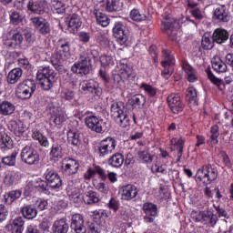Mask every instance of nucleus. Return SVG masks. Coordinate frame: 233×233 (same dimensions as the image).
I'll return each mask as SVG.
<instances>
[{
	"label": "nucleus",
	"instance_id": "obj_1",
	"mask_svg": "<svg viewBox=\"0 0 233 233\" xmlns=\"http://www.w3.org/2000/svg\"><path fill=\"white\" fill-rule=\"evenodd\" d=\"M70 58V44L65 38H61L56 42V48L51 56V63L54 66H57L65 63Z\"/></svg>",
	"mask_w": 233,
	"mask_h": 233
},
{
	"label": "nucleus",
	"instance_id": "obj_2",
	"mask_svg": "<svg viewBox=\"0 0 233 233\" xmlns=\"http://www.w3.org/2000/svg\"><path fill=\"white\" fill-rule=\"evenodd\" d=\"M86 115L85 124L89 130H92V132H96V134L106 132V122H105L103 118L98 117L96 114L90 111H87Z\"/></svg>",
	"mask_w": 233,
	"mask_h": 233
},
{
	"label": "nucleus",
	"instance_id": "obj_3",
	"mask_svg": "<svg viewBox=\"0 0 233 233\" xmlns=\"http://www.w3.org/2000/svg\"><path fill=\"white\" fill-rule=\"evenodd\" d=\"M162 30L166 32L171 41L181 45V31H179V23L174 18H168L162 21Z\"/></svg>",
	"mask_w": 233,
	"mask_h": 233
},
{
	"label": "nucleus",
	"instance_id": "obj_4",
	"mask_svg": "<svg viewBox=\"0 0 233 233\" xmlns=\"http://www.w3.org/2000/svg\"><path fill=\"white\" fill-rule=\"evenodd\" d=\"M35 81L34 79H25L20 82L15 88V95L18 99H30L35 92Z\"/></svg>",
	"mask_w": 233,
	"mask_h": 233
},
{
	"label": "nucleus",
	"instance_id": "obj_5",
	"mask_svg": "<svg viewBox=\"0 0 233 233\" xmlns=\"http://www.w3.org/2000/svg\"><path fill=\"white\" fill-rule=\"evenodd\" d=\"M191 218L193 221L208 225V227H216V223H218V216L210 210H193Z\"/></svg>",
	"mask_w": 233,
	"mask_h": 233
},
{
	"label": "nucleus",
	"instance_id": "obj_6",
	"mask_svg": "<svg viewBox=\"0 0 233 233\" xmlns=\"http://www.w3.org/2000/svg\"><path fill=\"white\" fill-rule=\"evenodd\" d=\"M111 116L122 128H127L130 123V118H128V115L125 111V106L117 102H114L111 105Z\"/></svg>",
	"mask_w": 233,
	"mask_h": 233
},
{
	"label": "nucleus",
	"instance_id": "obj_7",
	"mask_svg": "<svg viewBox=\"0 0 233 233\" xmlns=\"http://www.w3.org/2000/svg\"><path fill=\"white\" fill-rule=\"evenodd\" d=\"M162 61L161 65L164 68L162 71V76L165 79H168L172 74H174V65L176 63V58L170 50L164 49L162 51Z\"/></svg>",
	"mask_w": 233,
	"mask_h": 233
},
{
	"label": "nucleus",
	"instance_id": "obj_8",
	"mask_svg": "<svg viewBox=\"0 0 233 233\" xmlns=\"http://www.w3.org/2000/svg\"><path fill=\"white\" fill-rule=\"evenodd\" d=\"M196 177H198L199 181L210 184L212 181L218 179V169L212 167V165H204L197 170Z\"/></svg>",
	"mask_w": 233,
	"mask_h": 233
},
{
	"label": "nucleus",
	"instance_id": "obj_9",
	"mask_svg": "<svg viewBox=\"0 0 233 233\" xmlns=\"http://www.w3.org/2000/svg\"><path fill=\"white\" fill-rule=\"evenodd\" d=\"M20 157L25 165H37L39 163V153L32 146H25L20 154Z\"/></svg>",
	"mask_w": 233,
	"mask_h": 233
},
{
	"label": "nucleus",
	"instance_id": "obj_10",
	"mask_svg": "<svg viewBox=\"0 0 233 233\" xmlns=\"http://www.w3.org/2000/svg\"><path fill=\"white\" fill-rule=\"evenodd\" d=\"M117 147V141L112 137H107L101 140L98 144V154L100 157H105L109 154H112Z\"/></svg>",
	"mask_w": 233,
	"mask_h": 233
},
{
	"label": "nucleus",
	"instance_id": "obj_11",
	"mask_svg": "<svg viewBox=\"0 0 233 233\" xmlns=\"http://www.w3.org/2000/svg\"><path fill=\"white\" fill-rule=\"evenodd\" d=\"M45 177L49 188H52V190H56V192L61 190L63 187V180H61V177L57 172H55L54 169L47 168L45 172Z\"/></svg>",
	"mask_w": 233,
	"mask_h": 233
},
{
	"label": "nucleus",
	"instance_id": "obj_12",
	"mask_svg": "<svg viewBox=\"0 0 233 233\" xmlns=\"http://www.w3.org/2000/svg\"><path fill=\"white\" fill-rule=\"evenodd\" d=\"M79 91L82 94H92V96H101L99 84L95 80H84L80 83Z\"/></svg>",
	"mask_w": 233,
	"mask_h": 233
},
{
	"label": "nucleus",
	"instance_id": "obj_13",
	"mask_svg": "<svg viewBox=\"0 0 233 233\" xmlns=\"http://www.w3.org/2000/svg\"><path fill=\"white\" fill-rule=\"evenodd\" d=\"M61 168L65 176H74L79 170V162L71 157H65L62 159Z\"/></svg>",
	"mask_w": 233,
	"mask_h": 233
},
{
	"label": "nucleus",
	"instance_id": "obj_14",
	"mask_svg": "<svg viewBox=\"0 0 233 233\" xmlns=\"http://www.w3.org/2000/svg\"><path fill=\"white\" fill-rule=\"evenodd\" d=\"M167 105L173 114H179V112H183V108H185V105L181 102V96L179 94L171 93L167 97Z\"/></svg>",
	"mask_w": 233,
	"mask_h": 233
},
{
	"label": "nucleus",
	"instance_id": "obj_15",
	"mask_svg": "<svg viewBox=\"0 0 233 233\" xmlns=\"http://www.w3.org/2000/svg\"><path fill=\"white\" fill-rule=\"evenodd\" d=\"M23 41H25V37H23V34L20 32L13 34L12 36H4V44L7 46V48H10V50L21 48Z\"/></svg>",
	"mask_w": 233,
	"mask_h": 233
},
{
	"label": "nucleus",
	"instance_id": "obj_16",
	"mask_svg": "<svg viewBox=\"0 0 233 233\" xmlns=\"http://www.w3.org/2000/svg\"><path fill=\"white\" fill-rule=\"evenodd\" d=\"M113 35L121 46L127 45V41H128V31L125 30V25L120 22L115 24Z\"/></svg>",
	"mask_w": 233,
	"mask_h": 233
},
{
	"label": "nucleus",
	"instance_id": "obj_17",
	"mask_svg": "<svg viewBox=\"0 0 233 233\" xmlns=\"http://www.w3.org/2000/svg\"><path fill=\"white\" fill-rule=\"evenodd\" d=\"M72 72L74 74H76L77 76H86L90 72V66H88V60L86 57L82 56L80 57L78 62H76L72 67H71Z\"/></svg>",
	"mask_w": 233,
	"mask_h": 233
},
{
	"label": "nucleus",
	"instance_id": "obj_18",
	"mask_svg": "<svg viewBox=\"0 0 233 233\" xmlns=\"http://www.w3.org/2000/svg\"><path fill=\"white\" fill-rule=\"evenodd\" d=\"M50 5L46 0H40L34 2L33 0H30L27 5V8L29 12H33V14H45L46 10H48Z\"/></svg>",
	"mask_w": 233,
	"mask_h": 233
},
{
	"label": "nucleus",
	"instance_id": "obj_19",
	"mask_svg": "<svg viewBox=\"0 0 233 233\" xmlns=\"http://www.w3.org/2000/svg\"><path fill=\"white\" fill-rule=\"evenodd\" d=\"M139 190H137V187L132 184H128L123 186L121 188V199L123 201H132L135 198H137Z\"/></svg>",
	"mask_w": 233,
	"mask_h": 233
},
{
	"label": "nucleus",
	"instance_id": "obj_20",
	"mask_svg": "<svg viewBox=\"0 0 233 233\" xmlns=\"http://www.w3.org/2000/svg\"><path fill=\"white\" fill-rule=\"evenodd\" d=\"M71 228L76 233H86V228H85V218L81 214H74L71 218Z\"/></svg>",
	"mask_w": 233,
	"mask_h": 233
},
{
	"label": "nucleus",
	"instance_id": "obj_21",
	"mask_svg": "<svg viewBox=\"0 0 233 233\" xmlns=\"http://www.w3.org/2000/svg\"><path fill=\"white\" fill-rule=\"evenodd\" d=\"M27 187H33L37 192H43L44 194H50V186L48 182L41 178H36L27 184Z\"/></svg>",
	"mask_w": 233,
	"mask_h": 233
},
{
	"label": "nucleus",
	"instance_id": "obj_22",
	"mask_svg": "<svg viewBox=\"0 0 233 233\" xmlns=\"http://www.w3.org/2000/svg\"><path fill=\"white\" fill-rule=\"evenodd\" d=\"M88 188H90V187L87 185V187L84 186V189H82L84 194V203H86V205H94L96 203H99V197H97V193Z\"/></svg>",
	"mask_w": 233,
	"mask_h": 233
},
{
	"label": "nucleus",
	"instance_id": "obj_23",
	"mask_svg": "<svg viewBox=\"0 0 233 233\" xmlns=\"http://www.w3.org/2000/svg\"><path fill=\"white\" fill-rule=\"evenodd\" d=\"M213 20L215 23H228L230 21V16L225 6H219L215 9Z\"/></svg>",
	"mask_w": 233,
	"mask_h": 233
},
{
	"label": "nucleus",
	"instance_id": "obj_24",
	"mask_svg": "<svg viewBox=\"0 0 233 233\" xmlns=\"http://www.w3.org/2000/svg\"><path fill=\"white\" fill-rule=\"evenodd\" d=\"M97 174L102 181H106V172L101 167H95L94 168H89L84 174L86 179H94Z\"/></svg>",
	"mask_w": 233,
	"mask_h": 233
},
{
	"label": "nucleus",
	"instance_id": "obj_25",
	"mask_svg": "<svg viewBox=\"0 0 233 233\" xmlns=\"http://www.w3.org/2000/svg\"><path fill=\"white\" fill-rule=\"evenodd\" d=\"M65 121H66V113L62 109L56 108L51 116L50 123L55 127H59Z\"/></svg>",
	"mask_w": 233,
	"mask_h": 233
},
{
	"label": "nucleus",
	"instance_id": "obj_26",
	"mask_svg": "<svg viewBox=\"0 0 233 233\" xmlns=\"http://www.w3.org/2000/svg\"><path fill=\"white\" fill-rule=\"evenodd\" d=\"M57 74L48 66H41L36 73V79L56 77Z\"/></svg>",
	"mask_w": 233,
	"mask_h": 233
},
{
	"label": "nucleus",
	"instance_id": "obj_27",
	"mask_svg": "<svg viewBox=\"0 0 233 233\" xmlns=\"http://www.w3.org/2000/svg\"><path fill=\"white\" fill-rule=\"evenodd\" d=\"M67 143L73 147H79L81 145V136L79 131L76 128L68 129L66 132Z\"/></svg>",
	"mask_w": 233,
	"mask_h": 233
},
{
	"label": "nucleus",
	"instance_id": "obj_28",
	"mask_svg": "<svg viewBox=\"0 0 233 233\" xmlns=\"http://www.w3.org/2000/svg\"><path fill=\"white\" fill-rule=\"evenodd\" d=\"M15 112V104L8 100L0 103V116H12Z\"/></svg>",
	"mask_w": 233,
	"mask_h": 233
},
{
	"label": "nucleus",
	"instance_id": "obj_29",
	"mask_svg": "<svg viewBox=\"0 0 233 233\" xmlns=\"http://www.w3.org/2000/svg\"><path fill=\"white\" fill-rule=\"evenodd\" d=\"M93 14L96 19V23L100 25V26L106 27L107 25H110V19L99 10V5L95 7Z\"/></svg>",
	"mask_w": 233,
	"mask_h": 233
},
{
	"label": "nucleus",
	"instance_id": "obj_30",
	"mask_svg": "<svg viewBox=\"0 0 233 233\" xmlns=\"http://www.w3.org/2000/svg\"><path fill=\"white\" fill-rule=\"evenodd\" d=\"M123 163H125V157L121 153H115L107 160V165L113 168H121V167H123Z\"/></svg>",
	"mask_w": 233,
	"mask_h": 233
},
{
	"label": "nucleus",
	"instance_id": "obj_31",
	"mask_svg": "<svg viewBox=\"0 0 233 233\" xmlns=\"http://www.w3.org/2000/svg\"><path fill=\"white\" fill-rule=\"evenodd\" d=\"M68 222H66V219L61 218L58 220H56L52 227L53 233H68Z\"/></svg>",
	"mask_w": 233,
	"mask_h": 233
},
{
	"label": "nucleus",
	"instance_id": "obj_32",
	"mask_svg": "<svg viewBox=\"0 0 233 233\" xmlns=\"http://www.w3.org/2000/svg\"><path fill=\"white\" fill-rule=\"evenodd\" d=\"M213 40L218 45H223V43H227L228 41V32L222 28H218L213 33Z\"/></svg>",
	"mask_w": 233,
	"mask_h": 233
},
{
	"label": "nucleus",
	"instance_id": "obj_33",
	"mask_svg": "<svg viewBox=\"0 0 233 233\" xmlns=\"http://www.w3.org/2000/svg\"><path fill=\"white\" fill-rule=\"evenodd\" d=\"M8 128L14 132L15 136H23L25 134V124L21 120H11Z\"/></svg>",
	"mask_w": 233,
	"mask_h": 233
},
{
	"label": "nucleus",
	"instance_id": "obj_34",
	"mask_svg": "<svg viewBox=\"0 0 233 233\" xmlns=\"http://www.w3.org/2000/svg\"><path fill=\"white\" fill-rule=\"evenodd\" d=\"M211 66L218 74L227 72V64H225V62H223L219 56H215L212 58Z\"/></svg>",
	"mask_w": 233,
	"mask_h": 233
},
{
	"label": "nucleus",
	"instance_id": "obj_35",
	"mask_svg": "<svg viewBox=\"0 0 233 233\" xmlns=\"http://www.w3.org/2000/svg\"><path fill=\"white\" fill-rule=\"evenodd\" d=\"M81 25H83V22H81V16L79 15L73 14L69 16L68 27L72 32H77L81 28Z\"/></svg>",
	"mask_w": 233,
	"mask_h": 233
},
{
	"label": "nucleus",
	"instance_id": "obj_36",
	"mask_svg": "<svg viewBox=\"0 0 233 233\" xmlns=\"http://www.w3.org/2000/svg\"><path fill=\"white\" fill-rule=\"evenodd\" d=\"M23 76V70L19 67L12 69L7 75V83L15 85Z\"/></svg>",
	"mask_w": 233,
	"mask_h": 233
},
{
	"label": "nucleus",
	"instance_id": "obj_37",
	"mask_svg": "<svg viewBox=\"0 0 233 233\" xmlns=\"http://www.w3.org/2000/svg\"><path fill=\"white\" fill-rule=\"evenodd\" d=\"M182 68L184 72L187 73V81L189 83H196V81H198V76H196V70L192 68V66H190L187 62H183Z\"/></svg>",
	"mask_w": 233,
	"mask_h": 233
},
{
	"label": "nucleus",
	"instance_id": "obj_38",
	"mask_svg": "<svg viewBox=\"0 0 233 233\" xmlns=\"http://www.w3.org/2000/svg\"><path fill=\"white\" fill-rule=\"evenodd\" d=\"M25 230V219L23 217H17L11 224V233H23Z\"/></svg>",
	"mask_w": 233,
	"mask_h": 233
},
{
	"label": "nucleus",
	"instance_id": "obj_39",
	"mask_svg": "<svg viewBox=\"0 0 233 233\" xmlns=\"http://www.w3.org/2000/svg\"><path fill=\"white\" fill-rule=\"evenodd\" d=\"M51 6L56 14H66V4L61 0H51Z\"/></svg>",
	"mask_w": 233,
	"mask_h": 233
},
{
	"label": "nucleus",
	"instance_id": "obj_40",
	"mask_svg": "<svg viewBox=\"0 0 233 233\" xmlns=\"http://www.w3.org/2000/svg\"><path fill=\"white\" fill-rule=\"evenodd\" d=\"M68 196L72 203H75L76 205H79V203H83L84 195L81 194V191L79 189L74 188L71 191H68Z\"/></svg>",
	"mask_w": 233,
	"mask_h": 233
},
{
	"label": "nucleus",
	"instance_id": "obj_41",
	"mask_svg": "<svg viewBox=\"0 0 233 233\" xmlns=\"http://www.w3.org/2000/svg\"><path fill=\"white\" fill-rule=\"evenodd\" d=\"M21 194H23V192L19 189L9 191L4 196L5 203L7 205H12L14 201L21 198Z\"/></svg>",
	"mask_w": 233,
	"mask_h": 233
},
{
	"label": "nucleus",
	"instance_id": "obj_42",
	"mask_svg": "<svg viewBox=\"0 0 233 233\" xmlns=\"http://www.w3.org/2000/svg\"><path fill=\"white\" fill-rule=\"evenodd\" d=\"M32 138L35 139V141L39 142L41 147H45V148H48L50 147V142H48V138L46 137L43 136L41 132L35 130L32 133Z\"/></svg>",
	"mask_w": 233,
	"mask_h": 233
},
{
	"label": "nucleus",
	"instance_id": "obj_43",
	"mask_svg": "<svg viewBox=\"0 0 233 233\" xmlns=\"http://www.w3.org/2000/svg\"><path fill=\"white\" fill-rule=\"evenodd\" d=\"M38 84L40 85L43 90L48 91L54 87V83L56 81V76L51 78H36Z\"/></svg>",
	"mask_w": 233,
	"mask_h": 233
},
{
	"label": "nucleus",
	"instance_id": "obj_44",
	"mask_svg": "<svg viewBox=\"0 0 233 233\" xmlns=\"http://www.w3.org/2000/svg\"><path fill=\"white\" fill-rule=\"evenodd\" d=\"M22 214L26 219H34L35 218H37V209L31 205L25 206L22 208Z\"/></svg>",
	"mask_w": 233,
	"mask_h": 233
},
{
	"label": "nucleus",
	"instance_id": "obj_45",
	"mask_svg": "<svg viewBox=\"0 0 233 233\" xmlns=\"http://www.w3.org/2000/svg\"><path fill=\"white\" fill-rule=\"evenodd\" d=\"M171 145H176L177 150V161H180L183 156V147H185V140H183V138H172Z\"/></svg>",
	"mask_w": 233,
	"mask_h": 233
},
{
	"label": "nucleus",
	"instance_id": "obj_46",
	"mask_svg": "<svg viewBox=\"0 0 233 233\" xmlns=\"http://www.w3.org/2000/svg\"><path fill=\"white\" fill-rule=\"evenodd\" d=\"M210 137H209V141L211 143L212 147H216V145H218V143H219V127L215 125L213 127H211L210 128Z\"/></svg>",
	"mask_w": 233,
	"mask_h": 233
},
{
	"label": "nucleus",
	"instance_id": "obj_47",
	"mask_svg": "<svg viewBox=\"0 0 233 233\" xmlns=\"http://www.w3.org/2000/svg\"><path fill=\"white\" fill-rule=\"evenodd\" d=\"M187 100L190 105H198V90L194 86H189L187 90Z\"/></svg>",
	"mask_w": 233,
	"mask_h": 233
},
{
	"label": "nucleus",
	"instance_id": "obj_48",
	"mask_svg": "<svg viewBox=\"0 0 233 233\" xmlns=\"http://www.w3.org/2000/svg\"><path fill=\"white\" fill-rule=\"evenodd\" d=\"M143 210L145 214H147V216H152V217L157 216V206L153 203L146 202L143 205Z\"/></svg>",
	"mask_w": 233,
	"mask_h": 233
},
{
	"label": "nucleus",
	"instance_id": "obj_49",
	"mask_svg": "<svg viewBox=\"0 0 233 233\" xmlns=\"http://www.w3.org/2000/svg\"><path fill=\"white\" fill-rule=\"evenodd\" d=\"M147 99L145 98V96L141 94L135 95L131 97L130 103L133 106H137L138 108H141L145 106Z\"/></svg>",
	"mask_w": 233,
	"mask_h": 233
},
{
	"label": "nucleus",
	"instance_id": "obj_50",
	"mask_svg": "<svg viewBox=\"0 0 233 233\" xmlns=\"http://www.w3.org/2000/svg\"><path fill=\"white\" fill-rule=\"evenodd\" d=\"M130 19L136 21L137 23H141V21L147 20V15L140 13L139 9H132L129 14Z\"/></svg>",
	"mask_w": 233,
	"mask_h": 233
},
{
	"label": "nucleus",
	"instance_id": "obj_51",
	"mask_svg": "<svg viewBox=\"0 0 233 233\" xmlns=\"http://www.w3.org/2000/svg\"><path fill=\"white\" fill-rule=\"evenodd\" d=\"M17 150H15L12 152L11 156H7L2 158L3 165H5L6 167H15V159L17 157Z\"/></svg>",
	"mask_w": 233,
	"mask_h": 233
},
{
	"label": "nucleus",
	"instance_id": "obj_52",
	"mask_svg": "<svg viewBox=\"0 0 233 233\" xmlns=\"http://www.w3.org/2000/svg\"><path fill=\"white\" fill-rule=\"evenodd\" d=\"M92 213L95 223L103 225V221H105V218H106V211H105V209H97Z\"/></svg>",
	"mask_w": 233,
	"mask_h": 233
},
{
	"label": "nucleus",
	"instance_id": "obj_53",
	"mask_svg": "<svg viewBox=\"0 0 233 233\" xmlns=\"http://www.w3.org/2000/svg\"><path fill=\"white\" fill-rule=\"evenodd\" d=\"M63 152V148L59 144H54L51 147V151L49 153V156L51 159H59L61 158V154Z\"/></svg>",
	"mask_w": 233,
	"mask_h": 233
},
{
	"label": "nucleus",
	"instance_id": "obj_54",
	"mask_svg": "<svg viewBox=\"0 0 233 233\" xmlns=\"http://www.w3.org/2000/svg\"><path fill=\"white\" fill-rule=\"evenodd\" d=\"M140 88L144 90L145 94L149 97H155L156 94H157V88L147 83L141 84Z\"/></svg>",
	"mask_w": 233,
	"mask_h": 233
},
{
	"label": "nucleus",
	"instance_id": "obj_55",
	"mask_svg": "<svg viewBox=\"0 0 233 233\" xmlns=\"http://www.w3.org/2000/svg\"><path fill=\"white\" fill-rule=\"evenodd\" d=\"M214 43H216L214 36L210 37L207 36V35L202 36V47L204 50H212L214 48Z\"/></svg>",
	"mask_w": 233,
	"mask_h": 233
},
{
	"label": "nucleus",
	"instance_id": "obj_56",
	"mask_svg": "<svg viewBox=\"0 0 233 233\" xmlns=\"http://www.w3.org/2000/svg\"><path fill=\"white\" fill-rule=\"evenodd\" d=\"M99 46H90L87 49L88 59H97L99 57Z\"/></svg>",
	"mask_w": 233,
	"mask_h": 233
},
{
	"label": "nucleus",
	"instance_id": "obj_57",
	"mask_svg": "<svg viewBox=\"0 0 233 233\" xmlns=\"http://www.w3.org/2000/svg\"><path fill=\"white\" fill-rule=\"evenodd\" d=\"M105 228V225L93 222L88 225L87 233H100Z\"/></svg>",
	"mask_w": 233,
	"mask_h": 233
},
{
	"label": "nucleus",
	"instance_id": "obj_58",
	"mask_svg": "<svg viewBox=\"0 0 233 233\" xmlns=\"http://www.w3.org/2000/svg\"><path fill=\"white\" fill-rule=\"evenodd\" d=\"M15 181H17V174H15V172L6 173L4 178V182L5 183V185H7V187H12V185H14Z\"/></svg>",
	"mask_w": 233,
	"mask_h": 233
},
{
	"label": "nucleus",
	"instance_id": "obj_59",
	"mask_svg": "<svg viewBox=\"0 0 233 233\" xmlns=\"http://www.w3.org/2000/svg\"><path fill=\"white\" fill-rule=\"evenodd\" d=\"M116 59L112 56H100V63L102 66H114Z\"/></svg>",
	"mask_w": 233,
	"mask_h": 233
},
{
	"label": "nucleus",
	"instance_id": "obj_60",
	"mask_svg": "<svg viewBox=\"0 0 233 233\" xmlns=\"http://www.w3.org/2000/svg\"><path fill=\"white\" fill-rule=\"evenodd\" d=\"M106 12H116L119 10V2L116 0H107L106 3Z\"/></svg>",
	"mask_w": 233,
	"mask_h": 233
},
{
	"label": "nucleus",
	"instance_id": "obj_61",
	"mask_svg": "<svg viewBox=\"0 0 233 233\" xmlns=\"http://www.w3.org/2000/svg\"><path fill=\"white\" fill-rule=\"evenodd\" d=\"M10 21L13 25H19L23 21V15L17 11H14L10 14Z\"/></svg>",
	"mask_w": 233,
	"mask_h": 233
},
{
	"label": "nucleus",
	"instance_id": "obj_62",
	"mask_svg": "<svg viewBox=\"0 0 233 233\" xmlns=\"http://www.w3.org/2000/svg\"><path fill=\"white\" fill-rule=\"evenodd\" d=\"M138 157L141 159L144 163H152V157L150 153L147 150H143L138 152Z\"/></svg>",
	"mask_w": 233,
	"mask_h": 233
},
{
	"label": "nucleus",
	"instance_id": "obj_63",
	"mask_svg": "<svg viewBox=\"0 0 233 233\" xmlns=\"http://www.w3.org/2000/svg\"><path fill=\"white\" fill-rule=\"evenodd\" d=\"M37 30L42 34V35H48L50 34V24L48 21H44L40 27Z\"/></svg>",
	"mask_w": 233,
	"mask_h": 233
},
{
	"label": "nucleus",
	"instance_id": "obj_64",
	"mask_svg": "<svg viewBox=\"0 0 233 233\" xmlns=\"http://www.w3.org/2000/svg\"><path fill=\"white\" fill-rule=\"evenodd\" d=\"M120 74L122 79H130L132 76V69L128 68L127 65H123L122 68L120 69Z\"/></svg>",
	"mask_w": 233,
	"mask_h": 233
}]
</instances>
